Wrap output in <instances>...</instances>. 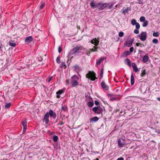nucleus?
<instances>
[{"mask_svg":"<svg viewBox=\"0 0 160 160\" xmlns=\"http://www.w3.org/2000/svg\"><path fill=\"white\" fill-rule=\"evenodd\" d=\"M137 23L135 19H133L131 21V24L133 26L135 25Z\"/></svg>","mask_w":160,"mask_h":160,"instance_id":"cd10ccee","label":"nucleus"},{"mask_svg":"<svg viewBox=\"0 0 160 160\" xmlns=\"http://www.w3.org/2000/svg\"><path fill=\"white\" fill-rule=\"evenodd\" d=\"M138 3L140 4H142L143 0H138Z\"/></svg>","mask_w":160,"mask_h":160,"instance_id":"8fccbe9b","label":"nucleus"},{"mask_svg":"<svg viewBox=\"0 0 160 160\" xmlns=\"http://www.w3.org/2000/svg\"><path fill=\"white\" fill-rule=\"evenodd\" d=\"M94 103H95V104L96 106H98L99 105V102L98 101H95V102H94Z\"/></svg>","mask_w":160,"mask_h":160,"instance_id":"3c124183","label":"nucleus"},{"mask_svg":"<svg viewBox=\"0 0 160 160\" xmlns=\"http://www.w3.org/2000/svg\"><path fill=\"white\" fill-rule=\"evenodd\" d=\"M149 57L147 55L143 56L142 58V61L144 62H147L148 60Z\"/></svg>","mask_w":160,"mask_h":160,"instance_id":"6ab92c4d","label":"nucleus"},{"mask_svg":"<svg viewBox=\"0 0 160 160\" xmlns=\"http://www.w3.org/2000/svg\"><path fill=\"white\" fill-rule=\"evenodd\" d=\"M144 23H143L142 24V26L143 27H146L147 26L148 24V20H146L145 21H144Z\"/></svg>","mask_w":160,"mask_h":160,"instance_id":"393cba45","label":"nucleus"},{"mask_svg":"<svg viewBox=\"0 0 160 160\" xmlns=\"http://www.w3.org/2000/svg\"><path fill=\"white\" fill-rule=\"evenodd\" d=\"M60 67L62 68H66V66L65 65V62H62V64L61 65Z\"/></svg>","mask_w":160,"mask_h":160,"instance_id":"4c0bfd02","label":"nucleus"},{"mask_svg":"<svg viewBox=\"0 0 160 160\" xmlns=\"http://www.w3.org/2000/svg\"><path fill=\"white\" fill-rule=\"evenodd\" d=\"M140 21L141 22H144V21H146V19L145 17L143 16H142L140 18Z\"/></svg>","mask_w":160,"mask_h":160,"instance_id":"c85d7f7f","label":"nucleus"},{"mask_svg":"<svg viewBox=\"0 0 160 160\" xmlns=\"http://www.w3.org/2000/svg\"><path fill=\"white\" fill-rule=\"evenodd\" d=\"M97 160H98V159L97 158Z\"/></svg>","mask_w":160,"mask_h":160,"instance_id":"e2e57ef3","label":"nucleus"},{"mask_svg":"<svg viewBox=\"0 0 160 160\" xmlns=\"http://www.w3.org/2000/svg\"><path fill=\"white\" fill-rule=\"evenodd\" d=\"M108 96L109 97H112V96H113V95L112 94H108Z\"/></svg>","mask_w":160,"mask_h":160,"instance_id":"13d9d810","label":"nucleus"},{"mask_svg":"<svg viewBox=\"0 0 160 160\" xmlns=\"http://www.w3.org/2000/svg\"><path fill=\"white\" fill-rule=\"evenodd\" d=\"M62 110L64 111H66L67 110V107L66 106H62L61 108Z\"/></svg>","mask_w":160,"mask_h":160,"instance_id":"c9c22d12","label":"nucleus"},{"mask_svg":"<svg viewBox=\"0 0 160 160\" xmlns=\"http://www.w3.org/2000/svg\"><path fill=\"white\" fill-rule=\"evenodd\" d=\"M69 79H67L66 80V85H68L69 84Z\"/></svg>","mask_w":160,"mask_h":160,"instance_id":"5fc2aeb1","label":"nucleus"},{"mask_svg":"<svg viewBox=\"0 0 160 160\" xmlns=\"http://www.w3.org/2000/svg\"><path fill=\"white\" fill-rule=\"evenodd\" d=\"M92 110L95 113L98 114L102 113L103 111L102 108L100 106L94 107L92 108Z\"/></svg>","mask_w":160,"mask_h":160,"instance_id":"20e7f679","label":"nucleus"},{"mask_svg":"<svg viewBox=\"0 0 160 160\" xmlns=\"http://www.w3.org/2000/svg\"><path fill=\"white\" fill-rule=\"evenodd\" d=\"M136 25V28L137 29H139L140 28V24L138 23H137V24L135 25Z\"/></svg>","mask_w":160,"mask_h":160,"instance_id":"ea45409f","label":"nucleus"},{"mask_svg":"<svg viewBox=\"0 0 160 160\" xmlns=\"http://www.w3.org/2000/svg\"><path fill=\"white\" fill-rule=\"evenodd\" d=\"M62 50V49L60 46H59L58 48V52L59 53L61 52Z\"/></svg>","mask_w":160,"mask_h":160,"instance_id":"a18cd8bd","label":"nucleus"},{"mask_svg":"<svg viewBox=\"0 0 160 160\" xmlns=\"http://www.w3.org/2000/svg\"><path fill=\"white\" fill-rule=\"evenodd\" d=\"M103 68H102L101 70L100 74V77L101 78H102L103 77Z\"/></svg>","mask_w":160,"mask_h":160,"instance_id":"f704fd0d","label":"nucleus"},{"mask_svg":"<svg viewBox=\"0 0 160 160\" xmlns=\"http://www.w3.org/2000/svg\"><path fill=\"white\" fill-rule=\"evenodd\" d=\"M90 53H91V52H90V51H87L86 52V54H87V55L88 56H90Z\"/></svg>","mask_w":160,"mask_h":160,"instance_id":"de8ad7c7","label":"nucleus"},{"mask_svg":"<svg viewBox=\"0 0 160 160\" xmlns=\"http://www.w3.org/2000/svg\"><path fill=\"white\" fill-rule=\"evenodd\" d=\"M139 52L140 53H141V52H144L143 51H141L140 50H139Z\"/></svg>","mask_w":160,"mask_h":160,"instance_id":"bf43d9fd","label":"nucleus"},{"mask_svg":"<svg viewBox=\"0 0 160 160\" xmlns=\"http://www.w3.org/2000/svg\"><path fill=\"white\" fill-rule=\"evenodd\" d=\"M146 74V70L145 69H142L141 71V76L142 77Z\"/></svg>","mask_w":160,"mask_h":160,"instance_id":"4be33fe9","label":"nucleus"},{"mask_svg":"<svg viewBox=\"0 0 160 160\" xmlns=\"http://www.w3.org/2000/svg\"><path fill=\"white\" fill-rule=\"evenodd\" d=\"M118 145L119 147H122L123 146L125 145L124 143V141L122 142V141L120 140V139H119L118 141Z\"/></svg>","mask_w":160,"mask_h":160,"instance_id":"2eb2a0df","label":"nucleus"},{"mask_svg":"<svg viewBox=\"0 0 160 160\" xmlns=\"http://www.w3.org/2000/svg\"><path fill=\"white\" fill-rule=\"evenodd\" d=\"M104 59V58H100L97 61L96 66L97 65V66H98L100 64V63H101V62L102 61H103Z\"/></svg>","mask_w":160,"mask_h":160,"instance_id":"412c9836","label":"nucleus"},{"mask_svg":"<svg viewBox=\"0 0 160 160\" xmlns=\"http://www.w3.org/2000/svg\"><path fill=\"white\" fill-rule=\"evenodd\" d=\"M11 105V103H7L5 105V107L6 108H8L10 107Z\"/></svg>","mask_w":160,"mask_h":160,"instance_id":"c756f323","label":"nucleus"},{"mask_svg":"<svg viewBox=\"0 0 160 160\" xmlns=\"http://www.w3.org/2000/svg\"><path fill=\"white\" fill-rule=\"evenodd\" d=\"M83 49L82 46H76L72 49L71 52L69 53V55H78L79 53L81 52V51Z\"/></svg>","mask_w":160,"mask_h":160,"instance_id":"f03ea898","label":"nucleus"},{"mask_svg":"<svg viewBox=\"0 0 160 160\" xmlns=\"http://www.w3.org/2000/svg\"><path fill=\"white\" fill-rule=\"evenodd\" d=\"M133 49H134V48L133 47H130L129 49L130 52H132L133 51Z\"/></svg>","mask_w":160,"mask_h":160,"instance_id":"09e8293b","label":"nucleus"},{"mask_svg":"<svg viewBox=\"0 0 160 160\" xmlns=\"http://www.w3.org/2000/svg\"><path fill=\"white\" fill-rule=\"evenodd\" d=\"M43 121L45 122V124H48L49 122V116L48 113H46L44 115L43 119Z\"/></svg>","mask_w":160,"mask_h":160,"instance_id":"9d476101","label":"nucleus"},{"mask_svg":"<svg viewBox=\"0 0 160 160\" xmlns=\"http://www.w3.org/2000/svg\"><path fill=\"white\" fill-rule=\"evenodd\" d=\"M138 29H135L134 31V32L136 34H138L139 32V31L138 30Z\"/></svg>","mask_w":160,"mask_h":160,"instance_id":"37998d69","label":"nucleus"},{"mask_svg":"<svg viewBox=\"0 0 160 160\" xmlns=\"http://www.w3.org/2000/svg\"><path fill=\"white\" fill-rule=\"evenodd\" d=\"M134 83V78L133 75L132 74L131 77V84L132 85Z\"/></svg>","mask_w":160,"mask_h":160,"instance_id":"aec40b11","label":"nucleus"},{"mask_svg":"<svg viewBox=\"0 0 160 160\" xmlns=\"http://www.w3.org/2000/svg\"><path fill=\"white\" fill-rule=\"evenodd\" d=\"M141 36L140 35L138 36L140 38L141 40L142 41H145L147 37V34L146 32H142L141 33Z\"/></svg>","mask_w":160,"mask_h":160,"instance_id":"0eeeda50","label":"nucleus"},{"mask_svg":"<svg viewBox=\"0 0 160 160\" xmlns=\"http://www.w3.org/2000/svg\"><path fill=\"white\" fill-rule=\"evenodd\" d=\"M117 100V99L116 98H114V97H112V98H111L110 99V100L111 101H115V100Z\"/></svg>","mask_w":160,"mask_h":160,"instance_id":"c03bdc74","label":"nucleus"},{"mask_svg":"<svg viewBox=\"0 0 160 160\" xmlns=\"http://www.w3.org/2000/svg\"><path fill=\"white\" fill-rule=\"evenodd\" d=\"M58 137L57 135H54L52 138V140L54 142H56L58 141Z\"/></svg>","mask_w":160,"mask_h":160,"instance_id":"5701e85b","label":"nucleus"},{"mask_svg":"<svg viewBox=\"0 0 160 160\" xmlns=\"http://www.w3.org/2000/svg\"><path fill=\"white\" fill-rule=\"evenodd\" d=\"M128 10H129L128 8H126L124 10H122V12L123 14H125V13L126 12L127 13L128 12Z\"/></svg>","mask_w":160,"mask_h":160,"instance_id":"bb28decb","label":"nucleus"},{"mask_svg":"<svg viewBox=\"0 0 160 160\" xmlns=\"http://www.w3.org/2000/svg\"><path fill=\"white\" fill-rule=\"evenodd\" d=\"M134 41V39L133 38L127 41L125 43L126 46L128 47H131L133 42Z\"/></svg>","mask_w":160,"mask_h":160,"instance_id":"1a4fd4ad","label":"nucleus"},{"mask_svg":"<svg viewBox=\"0 0 160 160\" xmlns=\"http://www.w3.org/2000/svg\"><path fill=\"white\" fill-rule=\"evenodd\" d=\"M153 36L155 37H158L159 36V33L158 32H154L153 34Z\"/></svg>","mask_w":160,"mask_h":160,"instance_id":"7c9ffc66","label":"nucleus"},{"mask_svg":"<svg viewBox=\"0 0 160 160\" xmlns=\"http://www.w3.org/2000/svg\"><path fill=\"white\" fill-rule=\"evenodd\" d=\"M46 113H48L49 117L50 115V117L54 119H55L56 117V113L52 110H50L48 112H47Z\"/></svg>","mask_w":160,"mask_h":160,"instance_id":"6e6552de","label":"nucleus"},{"mask_svg":"<svg viewBox=\"0 0 160 160\" xmlns=\"http://www.w3.org/2000/svg\"><path fill=\"white\" fill-rule=\"evenodd\" d=\"M52 76H51V77H49L48 78V82H49L51 80V79H52Z\"/></svg>","mask_w":160,"mask_h":160,"instance_id":"49530a36","label":"nucleus"},{"mask_svg":"<svg viewBox=\"0 0 160 160\" xmlns=\"http://www.w3.org/2000/svg\"><path fill=\"white\" fill-rule=\"evenodd\" d=\"M99 42V41L98 39H97L96 38H93L91 41L92 43L93 44L96 45V46L93 47L95 52L97 51L98 48H99L98 47H96V46L98 45Z\"/></svg>","mask_w":160,"mask_h":160,"instance_id":"423d86ee","label":"nucleus"},{"mask_svg":"<svg viewBox=\"0 0 160 160\" xmlns=\"http://www.w3.org/2000/svg\"><path fill=\"white\" fill-rule=\"evenodd\" d=\"M125 55V57H126L127 56L130 55V53L128 51H125L124 53Z\"/></svg>","mask_w":160,"mask_h":160,"instance_id":"473e14b6","label":"nucleus"},{"mask_svg":"<svg viewBox=\"0 0 160 160\" xmlns=\"http://www.w3.org/2000/svg\"><path fill=\"white\" fill-rule=\"evenodd\" d=\"M133 70L135 72H137L139 71V70L137 66L133 68Z\"/></svg>","mask_w":160,"mask_h":160,"instance_id":"72a5a7b5","label":"nucleus"},{"mask_svg":"<svg viewBox=\"0 0 160 160\" xmlns=\"http://www.w3.org/2000/svg\"><path fill=\"white\" fill-rule=\"evenodd\" d=\"M90 6L92 8H98L100 10H102L108 7V4L106 3H102L101 2L96 3L94 2H92L90 3Z\"/></svg>","mask_w":160,"mask_h":160,"instance_id":"f257e3e1","label":"nucleus"},{"mask_svg":"<svg viewBox=\"0 0 160 160\" xmlns=\"http://www.w3.org/2000/svg\"><path fill=\"white\" fill-rule=\"evenodd\" d=\"M118 35L120 37H122L124 36V33L123 32H119Z\"/></svg>","mask_w":160,"mask_h":160,"instance_id":"58836bf2","label":"nucleus"},{"mask_svg":"<svg viewBox=\"0 0 160 160\" xmlns=\"http://www.w3.org/2000/svg\"><path fill=\"white\" fill-rule=\"evenodd\" d=\"M64 92V90L62 89H61L58 91L57 92V98H60V95L63 93Z\"/></svg>","mask_w":160,"mask_h":160,"instance_id":"f8f14e48","label":"nucleus"},{"mask_svg":"<svg viewBox=\"0 0 160 160\" xmlns=\"http://www.w3.org/2000/svg\"><path fill=\"white\" fill-rule=\"evenodd\" d=\"M9 44L10 46H11L13 47H15L16 46V44L13 41H12L11 42H9Z\"/></svg>","mask_w":160,"mask_h":160,"instance_id":"b1692460","label":"nucleus"},{"mask_svg":"<svg viewBox=\"0 0 160 160\" xmlns=\"http://www.w3.org/2000/svg\"><path fill=\"white\" fill-rule=\"evenodd\" d=\"M99 119V118L97 116H95L91 118L90 119L91 122H93L97 121Z\"/></svg>","mask_w":160,"mask_h":160,"instance_id":"dca6fc26","label":"nucleus"},{"mask_svg":"<svg viewBox=\"0 0 160 160\" xmlns=\"http://www.w3.org/2000/svg\"><path fill=\"white\" fill-rule=\"evenodd\" d=\"M89 50H90V51H91L92 52H95V50H94V48L90 49Z\"/></svg>","mask_w":160,"mask_h":160,"instance_id":"6e6d98bb","label":"nucleus"},{"mask_svg":"<svg viewBox=\"0 0 160 160\" xmlns=\"http://www.w3.org/2000/svg\"><path fill=\"white\" fill-rule=\"evenodd\" d=\"M152 42L153 43L157 44L158 42V40L157 39H154L152 40Z\"/></svg>","mask_w":160,"mask_h":160,"instance_id":"e433bc0d","label":"nucleus"},{"mask_svg":"<svg viewBox=\"0 0 160 160\" xmlns=\"http://www.w3.org/2000/svg\"><path fill=\"white\" fill-rule=\"evenodd\" d=\"M157 99L159 101H160V98H157Z\"/></svg>","mask_w":160,"mask_h":160,"instance_id":"052dcab7","label":"nucleus"},{"mask_svg":"<svg viewBox=\"0 0 160 160\" xmlns=\"http://www.w3.org/2000/svg\"><path fill=\"white\" fill-rule=\"evenodd\" d=\"M124 62L130 67L131 66V62L129 58H127L124 60Z\"/></svg>","mask_w":160,"mask_h":160,"instance_id":"a211bd4d","label":"nucleus"},{"mask_svg":"<svg viewBox=\"0 0 160 160\" xmlns=\"http://www.w3.org/2000/svg\"><path fill=\"white\" fill-rule=\"evenodd\" d=\"M56 61L58 63H60V58L59 57H58L57 58Z\"/></svg>","mask_w":160,"mask_h":160,"instance_id":"a19ab883","label":"nucleus"},{"mask_svg":"<svg viewBox=\"0 0 160 160\" xmlns=\"http://www.w3.org/2000/svg\"><path fill=\"white\" fill-rule=\"evenodd\" d=\"M136 44L137 46H138V47L139 46L140 47H142L141 44L139 42L136 43Z\"/></svg>","mask_w":160,"mask_h":160,"instance_id":"79ce46f5","label":"nucleus"},{"mask_svg":"<svg viewBox=\"0 0 160 160\" xmlns=\"http://www.w3.org/2000/svg\"><path fill=\"white\" fill-rule=\"evenodd\" d=\"M63 124H64V123L62 122H61L58 124V125H60L61 126V125H63Z\"/></svg>","mask_w":160,"mask_h":160,"instance_id":"4d7b16f0","label":"nucleus"},{"mask_svg":"<svg viewBox=\"0 0 160 160\" xmlns=\"http://www.w3.org/2000/svg\"><path fill=\"white\" fill-rule=\"evenodd\" d=\"M2 48V47H1L0 46V49L1 48Z\"/></svg>","mask_w":160,"mask_h":160,"instance_id":"680f3d73","label":"nucleus"},{"mask_svg":"<svg viewBox=\"0 0 160 160\" xmlns=\"http://www.w3.org/2000/svg\"><path fill=\"white\" fill-rule=\"evenodd\" d=\"M86 77L88 78H91V80L92 81H94L97 78L96 77V73L94 72H90L87 74L86 75Z\"/></svg>","mask_w":160,"mask_h":160,"instance_id":"39448f33","label":"nucleus"},{"mask_svg":"<svg viewBox=\"0 0 160 160\" xmlns=\"http://www.w3.org/2000/svg\"><path fill=\"white\" fill-rule=\"evenodd\" d=\"M45 5V3L44 2H41V5L39 9H42Z\"/></svg>","mask_w":160,"mask_h":160,"instance_id":"2f4dec72","label":"nucleus"},{"mask_svg":"<svg viewBox=\"0 0 160 160\" xmlns=\"http://www.w3.org/2000/svg\"><path fill=\"white\" fill-rule=\"evenodd\" d=\"M32 37L30 36L26 37L25 41L26 42L30 43L32 41Z\"/></svg>","mask_w":160,"mask_h":160,"instance_id":"4468645a","label":"nucleus"},{"mask_svg":"<svg viewBox=\"0 0 160 160\" xmlns=\"http://www.w3.org/2000/svg\"><path fill=\"white\" fill-rule=\"evenodd\" d=\"M117 160H124V158L122 157H120L118 158Z\"/></svg>","mask_w":160,"mask_h":160,"instance_id":"864d4df0","label":"nucleus"},{"mask_svg":"<svg viewBox=\"0 0 160 160\" xmlns=\"http://www.w3.org/2000/svg\"><path fill=\"white\" fill-rule=\"evenodd\" d=\"M132 67H133V68L137 66V65H136L135 63L134 62L132 63Z\"/></svg>","mask_w":160,"mask_h":160,"instance_id":"603ef678","label":"nucleus"},{"mask_svg":"<svg viewBox=\"0 0 160 160\" xmlns=\"http://www.w3.org/2000/svg\"><path fill=\"white\" fill-rule=\"evenodd\" d=\"M101 85L102 88H104L106 90H108V87L106 85L104 81H102Z\"/></svg>","mask_w":160,"mask_h":160,"instance_id":"f3484780","label":"nucleus"},{"mask_svg":"<svg viewBox=\"0 0 160 160\" xmlns=\"http://www.w3.org/2000/svg\"><path fill=\"white\" fill-rule=\"evenodd\" d=\"M74 70L77 73L81 71V68H80L78 65H76L74 66Z\"/></svg>","mask_w":160,"mask_h":160,"instance_id":"ddd939ff","label":"nucleus"},{"mask_svg":"<svg viewBox=\"0 0 160 160\" xmlns=\"http://www.w3.org/2000/svg\"><path fill=\"white\" fill-rule=\"evenodd\" d=\"M22 124L23 126V131H25L27 129V121L26 120H24V121L22 122Z\"/></svg>","mask_w":160,"mask_h":160,"instance_id":"9b49d317","label":"nucleus"},{"mask_svg":"<svg viewBox=\"0 0 160 160\" xmlns=\"http://www.w3.org/2000/svg\"><path fill=\"white\" fill-rule=\"evenodd\" d=\"M71 78V83L72 87H74L78 85V81L79 80V78L78 76L76 75H73L72 76Z\"/></svg>","mask_w":160,"mask_h":160,"instance_id":"7ed1b4c3","label":"nucleus"},{"mask_svg":"<svg viewBox=\"0 0 160 160\" xmlns=\"http://www.w3.org/2000/svg\"><path fill=\"white\" fill-rule=\"evenodd\" d=\"M88 105L89 107H92L94 105V103L92 102H89L88 103Z\"/></svg>","mask_w":160,"mask_h":160,"instance_id":"a878e982","label":"nucleus"}]
</instances>
